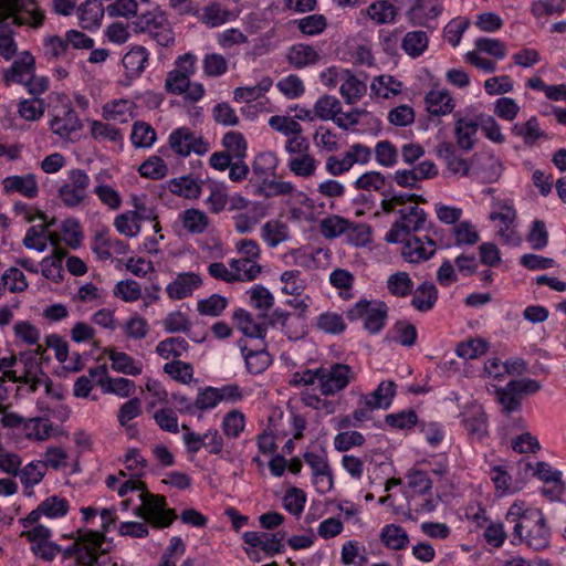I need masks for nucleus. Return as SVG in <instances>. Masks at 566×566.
<instances>
[{"mask_svg": "<svg viewBox=\"0 0 566 566\" xmlns=\"http://www.w3.org/2000/svg\"><path fill=\"white\" fill-rule=\"evenodd\" d=\"M506 522L513 523L512 543L541 551L551 545L552 530L539 507H528L524 502H514L505 514Z\"/></svg>", "mask_w": 566, "mask_h": 566, "instance_id": "f257e3e1", "label": "nucleus"}, {"mask_svg": "<svg viewBox=\"0 0 566 566\" xmlns=\"http://www.w3.org/2000/svg\"><path fill=\"white\" fill-rule=\"evenodd\" d=\"M139 497L142 504L135 507L136 515L157 527H165V525H170V523L175 522L177 514L175 510L167 507L165 495H154V493H149L145 482Z\"/></svg>", "mask_w": 566, "mask_h": 566, "instance_id": "f03ea898", "label": "nucleus"}, {"mask_svg": "<svg viewBox=\"0 0 566 566\" xmlns=\"http://www.w3.org/2000/svg\"><path fill=\"white\" fill-rule=\"evenodd\" d=\"M91 178L85 169H70L67 178L60 188L57 196L65 207H80L88 196Z\"/></svg>", "mask_w": 566, "mask_h": 566, "instance_id": "7ed1b4c3", "label": "nucleus"}, {"mask_svg": "<svg viewBox=\"0 0 566 566\" xmlns=\"http://www.w3.org/2000/svg\"><path fill=\"white\" fill-rule=\"evenodd\" d=\"M355 379V371L346 363H329L321 365V394L335 396L348 387Z\"/></svg>", "mask_w": 566, "mask_h": 566, "instance_id": "20e7f679", "label": "nucleus"}, {"mask_svg": "<svg viewBox=\"0 0 566 566\" xmlns=\"http://www.w3.org/2000/svg\"><path fill=\"white\" fill-rule=\"evenodd\" d=\"M347 315L350 319H359V317H363L364 326L369 333H379L386 324L388 306L385 302L359 300V302L349 308Z\"/></svg>", "mask_w": 566, "mask_h": 566, "instance_id": "39448f33", "label": "nucleus"}, {"mask_svg": "<svg viewBox=\"0 0 566 566\" xmlns=\"http://www.w3.org/2000/svg\"><path fill=\"white\" fill-rule=\"evenodd\" d=\"M399 212V220H396L391 229L386 233L387 242H400V240L406 242V235H408L410 231L420 230L426 223L427 213L424 210H421V208H418V206L402 208Z\"/></svg>", "mask_w": 566, "mask_h": 566, "instance_id": "423d86ee", "label": "nucleus"}, {"mask_svg": "<svg viewBox=\"0 0 566 566\" xmlns=\"http://www.w3.org/2000/svg\"><path fill=\"white\" fill-rule=\"evenodd\" d=\"M17 0H0V55L4 60H12L18 53V44L14 40L9 19L14 23L17 12Z\"/></svg>", "mask_w": 566, "mask_h": 566, "instance_id": "0eeeda50", "label": "nucleus"}, {"mask_svg": "<svg viewBox=\"0 0 566 566\" xmlns=\"http://www.w3.org/2000/svg\"><path fill=\"white\" fill-rule=\"evenodd\" d=\"M304 460L310 464L314 483L319 492H328L334 485L333 472L325 449L306 451Z\"/></svg>", "mask_w": 566, "mask_h": 566, "instance_id": "6e6552de", "label": "nucleus"}, {"mask_svg": "<svg viewBox=\"0 0 566 566\" xmlns=\"http://www.w3.org/2000/svg\"><path fill=\"white\" fill-rule=\"evenodd\" d=\"M185 431L184 441L189 452H198L205 446L212 454H219L224 447V438L221 437L219 430H207L203 434H196L187 423H182Z\"/></svg>", "mask_w": 566, "mask_h": 566, "instance_id": "1a4fd4ad", "label": "nucleus"}, {"mask_svg": "<svg viewBox=\"0 0 566 566\" xmlns=\"http://www.w3.org/2000/svg\"><path fill=\"white\" fill-rule=\"evenodd\" d=\"M285 536V531L271 533V531L264 528V531H245L242 534V539L248 545L259 546L266 555H276V553L283 551Z\"/></svg>", "mask_w": 566, "mask_h": 566, "instance_id": "9d476101", "label": "nucleus"}, {"mask_svg": "<svg viewBox=\"0 0 566 566\" xmlns=\"http://www.w3.org/2000/svg\"><path fill=\"white\" fill-rule=\"evenodd\" d=\"M169 145L182 156L196 151L197 154H205L209 149V143H206L200 136H196L189 127H177L169 136Z\"/></svg>", "mask_w": 566, "mask_h": 566, "instance_id": "9b49d317", "label": "nucleus"}, {"mask_svg": "<svg viewBox=\"0 0 566 566\" xmlns=\"http://www.w3.org/2000/svg\"><path fill=\"white\" fill-rule=\"evenodd\" d=\"M517 212L514 210L513 206L510 203H502L497 211H491L490 219L493 221H500V227L497 229V234L500 235L502 242L505 244H521V237L517 230L514 229V223L516 219Z\"/></svg>", "mask_w": 566, "mask_h": 566, "instance_id": "f8f14e48", "label": "nucleus"}, {"mask_svg": "<svg viewBox=\"0 0 566 566\" xmlns=\"http://www.w3.org/2000/svg\"><path fill=\"white\" fill-rule=\"evenodd\" d=\"M437 244L430 237H408L402 247V255L407 261L418 263V261H427L436 253Z\"/></svg>", "mask_w": 566, "mask_h": 566, "instance_id": "ddd939ff", "label": "nucleus"}, {"mask_svg": "<svg viewBox=\"0 0 566 566\" xmlns=\"http://www.w3.org/2000/svg\"><path fill=\"white\" fill-rule=\"evenodd\" d=\"M51 129L61 137H72L75 130H80L83 124L73 106H61L50 123Z\"/></svg>", "mask_w": 566, "mask_h": 566, "instance_id": "4468645a", "label": "nucleus"}, {"mask_svg": "<svg viewBox=\"0 0 566 566\" xmlns=\"http://www.w3.org/2000/svg\"><path fill=\"white\" fill-rule=\"evenodd\" d=\"M442 9V0H416L408 9L407 18L409 22L418 25H430V22L440 15Z\"/></svg>", "mask_w": 566, "mask_h": 566, "instance_id": "2eb2a0df", "label": "nucleus"}, {"mask_svg": "<svg viewBox=\"0 0 566 566\" xmlns=\"http://www.w3.org/2000/svg\"><path fill=\"white\" fill-rule=\"evenodd\" d=\"M33 64V54L25 50L21 52L19 59L6 69L2 74V80L7 85L11 83H21L29 88V78L31 76V69Z\"/></svg>", "mask_w": 566, "mask_h": 566, "instance_id": "dca6fc26", "label": "nucleus"}, {"mask_svg": "<svg viewBox=\"0 0 566 566\" xmlns=\"http://www.w3.org/2000/svg\"><path fill=\"white\" fill-rule=\"evenodd\" d=\"M202 284V276L197 272H179L171 283H168L166 293L171 298H185Z\"/></svg>", "mask_w": 566, "mask_h": 566, "instance_id": "f3484780", "label": "nucleus"}, {"mask_svg": "<svg viewBox=\"0 0 566 566\" xmlns=\"http://www.w3.org/2000/svg\"><path fill=\"white\" fill-rule=\"evenodd\" d=\"M462 422L472 438L488 436V417L482 405H469L462 413Z\"/></svg>", "mask_w": 566, "mask_h": 566, "instance_id": "a211bd4d", "label": "nucleus"}, {"mask_svg": "<svg viewBox=\"0 0 566 566\" xmlns=\"http://www.w3.org/2000/svg\"><path fill=\"white\" fill-rule=\"evenodd\" d=\"M45 20V12L40 8L36 0H17L15 25L29 23L33 28H39Z\"/></svg>", "mask_w": 566, "mask_h": 566, "instance_id": "6ab92c4d", "label": "nucleus"}, {"mask_svg": "<svg viewBox=\"0 0 566 566\" xmlns=\"http://www.w3.org/2000/svg\"><path fill=\"white\" fill-rule=\"evenodd\" d=\"M340 81L339 92L347 104H355V102H358L368 88L365 82L358 80L352 71H343L340 73Z\"/></svg>", "mask_w": 566, "mask_h": 566, "instance_id": "aec40b11", "label": "nucleus"}, {"mask_svg": "<svg viewBox=\"0 0 566 566\" xmlns=\"http://www.w3.org/2000/svg\"><path fill=\"white\" fill-rule=\"evenodd\" d=\"M437 155L442 158L451 172H460V175H468L470 172V164L468 159L457 155L455 146L452 143H440L436 147Z\"/></svg>", "mask_w": 566, "mask_h": 566, "instance_id": "412c9836", "label": "nucleus"}, {"mask_svg": "<svg viewBox=\"0 0 566 566\" xmlns=\"http://www.w3.org/2000/svg\"><path fill=\"white\" fill-rule=\"evenodd\" d=\"M479 128L480 117L476 122H473V119H463V117L458 119L454 124V136L458 146L462 149H472L476 140Z\"/></svg>", "mask_w": 566, "mask_h": 566, "instance_id": "4be33fe9", "label": "nucleus"}, {"mask_svg": "<svg viewBox=\"0 0 566 566\" xmlns=\"http://www.w3.org/2000/svg\"><path fill=\"white\" fill-rule=\"evenodd\" d=\"M2 186L6 191H20L28 198L38 196L39 186L34 174H24L23 176H7L2 180Z\"/></svg>", "mask_w": 566, "mask_h": 566, "instance_id": "5701e85b", "label": "nucleus"}, {"mask_svg": "<svg viewBox=\"0 0 566 566\" xmlns=\"http://www.w3.org/2000/svg\"><path fill=\"white\" fill-rule=\"evenodd\" d=\"M66 250L55 248L51 255H46L41 261V272L45 277L54 282H61L64 277L63 260L66 256Z\"/></svg>", "mask_w": 566, "mask_h": 566, "instance_id": "b1692460", "label": "nucleus"}, {"mask_svg": "<svg viewBox=\"0 0 566 566\" xmlns=\"http://www.w3.org/2000/svg\"><path fill=\"white\" fill-rule=\"evenodd\" d=\"M439 294L434 283L424 281L420 283L415 290L411 298V304L419 312H428L431 307H434L438 301Z\"/></svg>", "mask_w": 566, "mask_h": 566, "instance_id": "393cba45", "label": "nucleus"}, {"mask_svg": "<svg viewBox=\"0 0 566 566\" xmlns=\"http://www.w3.org/2000/svg\"><path fill=\"white\" fill-rule=\"evenodd\" d=\"M149 59V52L144 45H135L122 59V63L126 69L128 76H139Z\"/></svg>", "mask_w": 566, "mask_h": 566, "instance_id": "a878e982", "label": "nucleus"}, {"mask_svg": "<svg viewBox=\"0 0 566 566\" xmlns=\"http://www.w3.org/2000/svg\"><path fill=\"white\" fill-rule=\"evenodd\" d=\"M77 15L83 28H95L103 20L105 9L101 0H86L77 8Z\"/></svg>", "mask_w": 566, "mask_h": 566, "instance_id": "bb28decb", "label": "nucleus"}, {"mask_svg": "<svg viewBox=\"0 0 566 566\" xmlns=\"http://www.w3.org/2000/svg\"><path fill=\"white\" fill-rule=\"evenodd\" d=\"M319 54L314 45L310 44H294L286 53V59L290 64L295 67H304V65L316 64L319 60Z\"/></svg>", "mask_w": 566, "mask_h": 566, "instance_id": "cd10ccee", "label": "nucleus"}, {"mask_svg": "<svg viewBox=\"0 0 566 566\" xmlns=\"http://www.w3.org/2000/svg\"><path fill=\"white\" fill-rule=\"evenodd\" d=\"M295 319L294 314L286 313L282 308H275L268 317V323L271 326H279L289 338H301L303 337V329L296 328Z\"/></svg>", "mask_w": 566, "mask_h": 566, "instance_id": "c85d7f7f", "label": "nucleus"}, {"mask_svg": "<svg viewBox=\"0 0 566 566\" xmlns=\"http://www.w3.org/2000/svg\"><path fill=\"white\" fill-rule=\"evenodd\" d=\"M229 265L233 270L234 282L235 280H242L243 282L254 280L262 272V266L254 262V260H249L244 253H242L241 258H232L229 261Z\"/></svg>", "mask_w": 566, "mask_h": 566, "instance_id": "c756f323", "label": "nucleus"}, {"mask_svg": "<svg viewBox=\"0 0 566 566\" xmlns=\"http://www.w3.org/2000/svg\"><path fill=\"white\" fill-rule=\"evenodd\" d=\"M342 112V103L336 96L324 94L319 96L314 104V114L323 120H334L337 123L338 114Z\"/></svg>", "mask_w": 566, "mask_h": 566, "instance_id": "7c9ffc66", "label": "nucleus"}, {"mask_svg": "<svg viewBox=\"0 0 566 566\" xmlns=\"http://www.w3.org/2000/svg\"><path fill=\"white\" fill-rule=\"evenodd\" d=\"M429 45L427 31H408L402 40L401 48L411 57H419Z\"/></svg>", "mask_w": 566, "mask_h": 566, "instance_id": "2f4dec72", "label": "nucleus"}, {"mask_svg": "<svg viewBox=\"0 0 566 566\" xmlns=\"http://www.w3.org/2000/svg\"><path fill=\"white\" fill-rule=\"evenodd\" d=\"M396 392V384L389 379L388 381H380L376 389L368 395L367 403L374 408H388L390 406Z\"/></svg>", "mask_w": 566, "mask_h": 566, "instance_id": "473e14b6", "label": "nucleus"}, {"mask_svg": "<svg viewBox=\"0 0 566 566\" xmlns=\"http://www.w3.org/2000/svg\"><path fill=\"white\" fill-rule=\"evenodd\" d=\"M512 133L522 137L527 146H534L539 137H548L537 117H530L524 124H514Z\"/></svg>", "mask_w": 566, "mask_h": 566, "instance_id": "72a5a7b5", "label": "nucleus"}, {"mask_svg": "<svg viewBox=\"0 0 566 566\" xmlns=\"http://www.w3.org/2000/svg\"><path fill=\"white\" fill-rule=\"evenodd\" d=\"M386 287L391 293V295L407 296L412 293L415 283L409 272L398 271L392 272V274L387 277Z\"/></svg>", "mask_w": 566, "mask_h": 566, "instance_id": "f704fd0d", "label": "nucleus"}, {"mask_svg": "<svg viewBox=\"0 0 566 566\" xmlns=\"http://www.w3.org/2000/svg\"><path fill=\"white\" fill-rule=\"evenodd\" d=\"M427 109L430 114H447L453 109L452 96L446 90H431L426 95Z\"/></svg>", "mask_w": 566, "mask_h": 566, "instance_id": "c9c22d12", "label": "nucleus"}, {"mask_svg": "<svg viewBox=\"0 0 566 566\" xmlns=\"http://www.w3.org/2000/svg\"><path fill=\"white\" fill-rule=\"evenodd\" d=\"M108 356L112 360V368L117 373H124L125 375H140L143 373L142 363H136L135 358L127 355V353H117V350L111 348Z\"/></svg>", "mask_w": 566, "mask_h": 566, "instance_id": "e433bc0d", "label": "nucleus"}, {"mask_svg": "<svg viewBox=\"0 0 566 566\" xmlns=\"http://www.w3.org/2000/svg\"><path fill=\"white\" fill-rule=\"evenodd\" d=\"M222 145L227 147L230 156L229 169H231L232 163L235 158H245L248 143L241 132H227V134L223 135Z\"/></svg>", "mask_w": 566, "mask_h": 566, "instance_id": "4c0bfd02", "label": "nucleus"}, {"mask_svg": "<svg viewBox=\"0 0 566 566\" xmlns=\"http://www.w3.org/2000/svg\"><path fill=\"white\" fill-rule=\"evenodd\" d=\"M380 539L390 548H405L409 543V535L399 524H386L380 531Z\"/></svg>", "mask_w": 566, "mask_h": 566, "instance_id": "58836bf2", "label": "nucleus"}, {"mask_svg": "<svg viewBox=\"0 0 566 566\" xmlns=\"http://www.w3.org/2000/svg\"><path fill=\"white\" fill-rule=\"evenodd\" d=\"M87 531L90 532L91 528H87ZM90 533L94 534L92 545L84 547L83 553L78 557V565L95 566L102 553H107L108 551L106 547H103L105 537H103L102 533H98V531H91Z\"/></svg>", "mask_w": 566, "mask_h": 566, "instance_id": "ea45409f", "label": "nucleus"}, {"mask_svg": "<svg viewBox=\"0 0 566 566\" xmlns=\"http://www.w3.org/2000/svg\"><path fill=\"white\" fill-rule=\"evenodd\" d=\"M495 395L504 412H514V410L521 408V397L517 396V379H511L504 388H497Z\"/></svg>", "mask_w": 566, "mask_h": 566, "instance_id": "a19ab883", "label": "nucleus"}, {"mask_svg": "<svg viewBox=\"0 0 566 566\" xmlns=\"http://www.w3.org/2000/svg\"><path fill=\"white\" fill-rule=\"evenodd\" d=\"M234 319L237 321L238 327L244 335H248L249 337H265L266 327L261 325V323H255L252 314L248 313V311L239 308V311L234 312Z\"/></svg>", "mask_w": 566, "mask_h": 566, "instance_id": "79ce46f5", "label": "nucleus"}, {"mask_svg": "<svg viewBox=\"0 0 566 566\" xmlns=\"http://www.w3.org/2000/svg\"><path fill=\"white\" fill-rule=\"evenodd\" d=\"M133 103L130 101H112L103 106V116L107 120H118L119 123H127L132 118Z\"/></svg>", "mask_w": 566, "mask_h": 566, "instance_id": "37998d69", "label": "nucleus"}, {"mask_svg": "<svg viewBox=\"0 0 566 566\" xmlns=\"http://www.w3.org/2000/svg\"><path fill=\"white\" fill-rule=\"evenodd\" d=\"M168 186L171 191L175 193H181V196H186V198H198L202 190L200 182H198L196 178H191V176L172 178Z\"/></svg>", "mask_w": 566, "mask_h": 566, "instance_id": "c03bdc74", "label": "nucleus"}, {"mask_svg": "<svg viewBox=\"0 0 566 566\" xmlns=\"http://www.w3.org/2000/svg\"><path fill=\"white\" fill-rule=\"evenodd\" d=\"M273 85L271 77H263L254 86L235 87L234 99L237 102H254L258 97H261L263 93H266Z\"/></svg>", "mask_w": 566, "mask_h": 566, "instance_id": "a18cd8bd", "label": "nucleus"}, {"mask_svg": "<svg viewBox=\"0 0 566 566\" xmlns=\"http://www.w3.org/2000/svg\"><path fill=\"white\" fill-rule=\"evenodd\" d=\"M262 238L270 247H276V244L289 238V229L280 220H269L262 227Z\"/></svg>", "mask_w": 566, "mask_h": 566, "instance_id": "49530a36", "label": "nucleus"}, {"mask_svg": "<svg viewBox=\"0 0 566 566\" xmlns=\"http://www.w3.org/2000/svg\"><path fill=\"white\" fill-rule=\"evenodd\" d=\"M242 354L245 358V365L249 373L253 375H259V373H263L265 368H269L272 356L266 353V350H247V348H242Z\"/></svg>", "mask_w": 566, "mask_h": 566, "instance_id": "de8ad7c7", "label": "nucleus"}, {"mask_svg": "<svg viewBox=\"0 0 566 566\" xmlns=\"http://www.w3.org/2000/svg\"><path fill=\"white\" fill-rule=\"evenodd\" d=\"M289 168L295 172V175L310 177V175H314L317 168V161L313 155H310L307 150H304V153H300L297 157L290 158Z\"/></svg>", "mask_w": 566, "mask_h": 566, "instance_id": "09e8293b", "label": "nucleus"}, {"mask_svg": "<svg viewBox=\"0 0 566 566\" xmlns=\"http://www.w3.org/2000/svg\"><path fill=\"white\" fill-rule=\"evenodd\" d=\"M181 221L184 228L188 231H192V233H200V231L207 230L209 226V218L206 211L195 210V208L184 211Z\"/></svg>", "mask_w": 566, "mask_h": 566, "instance_id": "8fccbe9b", "label": "nucleus"}, {"mask_svg": "<svg viewBox=\"0 0 566 566\" xmlns=\"http://www.w3.org/2000/svg\"><path fill=\"white\" fill-rule=\"evenodd\" d=\"M367 13L371 20H375V22H394L397 14V8L394 3L388 2V0H381L380 2L370 3L367 8Z\"/></svg>", "mask_w": 566, "mask_h": 566, "instance_id": "3c124183", "label": "nucleus"}, {"mask_svg": "<svg viewBox=\"0 0 566 566\" xmlns=\"http://www.w3.org/2000/svg\"><path fill=\"white\" fill-rule=\"evenodd\" d=\"M69 51L67 31L64 38L61 35H49L43 40V53L48 60L63 57Z\"/></svg>", "mask_w": 566, "mask_h": 566, "instance_id": "603ef678", "label": "nucleus"}, {"mask_svg": "<svg viewBox=\"0 0 566 566\" xmlns=\"http://www.w3.org/2000/svg\"><path fill=\"white\" fill-rule=\"evenodd\" d=\"M245 418L239 409L226 413L222 420V431L228 438H239L245 427Z\"/></svg>", "mask_w": 566, "mask_h": 566, "instance_id": "864d4df0", "label": "nucleus"}, {"mask_svg": "<svg viewBox=\"0 0 566 566\" xmlns=\"http://www.w3.org/2000/svg\"><path fill=\"white\" fill-rule=\"evenodd\" d=\"M455 244H476L480 240V232L472 222L458 220L455 227L452 228Z\"/></svg>", "mask_w": 566, "mask_h": 566, "instance_id": "5fc2aeb1", "label": "nucleus"}, {"mask_svg": "<svg viewBox=\"0 0 566 566\" xmlns=\"http://www.w3.org/2000/svg\"><path fill=\"white\" fill-rule=\"evenodd\" d=\"M156 137V132L153 126H149V124H145V122H135L133 126V132L130 134V140L134 146H153Z\"/></svg>", "mask_w": 566, "mask_h": 566, "instance_id": "6e6d98bb", "label": "nucleus"}, {"mask_svg": "<svg viewBox=\"0 0 566 566\" xmlns=\"http://www.w3.org/2000/svg\"><path fill=\"white\" fill-rule=\"evenodd\" d=\"M349 220L343 216H328L319 222V230L325 238H336L340 233H347Z\"/></svg>", "mask_w": 566, "mask_h": 566, "instance_id": "4d7b16f0", "label": "nucleus"}, {"mask_svg": "<svg viewBox=\"0 0 566 566\" xmlns=\"http://www.w3.org/2000/svg\"><path fill=\"white\" fill-rule=\"evenodd\" d=\"M20 359H22L24 364V371L22 376H17L15 371H10V374H8V377L11 380H19L20 382H30L32 375H34V373H39L40 369V363L39 358H36L35 355V348L34 350H29L28 353H21Z\"/></svg>", "mask_w": 566, "mask_h": 566, "instance_id": "13d9d810", "label": "nucleus"}, {"mask_svg": "<svg viewBox=\"0 0 566 566\" xmlns=\"http://www.w3.org/2000/svg\"><path fill=\"white\" fill-rule=\"evenodd\" d=\"M230 15V10H226V8H222L221 3L214 2L209 3V6L202 9L199 19L208 25H220V23L227 22Z\"/></svg>", "mask_w": 566, "mask_h": 566, "instance_id": "bf43d9fd", "label": "nucleus"}, {"mask_svg": "<svg viewBox=\"0 0 566 566\" xmlns=\"http://www.w3.org/2000/svg\"><path fill=\"white\" fill-rule=\"evenodd\" d=\"M527 241L533 249H545L549 241V232L544 220H534L526 234Z\"/></svg>", "mask_w": 566, "mask_h": 566, "instance_id": "052dcab7", "label": "nucleus"}, {"mask_svg": "<svg viewBox=\"0 0 566 566\" xmlns=\"http://www.w3.org/2000/svg\"><path fill=\"white\" fill-rule=\"evenodd\" d=\"M354 281L355 276L353 272L346 271V269H335V271H332L329 274L331 284L338 289L339 295L345 296L346 298L352 296L350 289Z\"/></svg>", "mask_w": 566, "mask_h": 566, "instance_id": "680f3d73", "label": "nucleus"}, {"mask_svg": "<svg viewBox=\"0 0 566 566\" xmlns=\"http://www.w3.org/2000/svg\"><path fill=\"white\" fill-rule=\"evenodd\" d=\"M228 304L227 297L220 294H212L209 297L199 300L197 303V310L200 314L206 315H220L224 312Z\"/></svg>", "mask_w": 566, "mask_h": 566, "instance_id": "e2e57ef3", "label": "nucleus"}, {"mask_svg": "<svg viewBox=\"0 0 566 566\" xmlns=\"http://www.w3.org/2000/svg\"><path fill=\"white\" fill-rule=\"evenodd\" d=\"M375 158L382 167H394L398 159V150L390 140H379L375 146Z\"/></svg>", "mask_w": 566, "mask_h": 566, "instance_id": "0e129e2a", "label": "nucleus"}, {"mask_svg": "<svg viewBox=\"0 0 566 566\" xmlns=\"http://www.w3.org/2000/svg\"><path fill=\"white\" fill-rule=\"evenodd\" d=\"M45 472V461H31L20 471V480L24 485H34V483L43 480Z\"/></svg>", "mask_w": 566, "mask_h": 566, "instance_id": "69168bd1", "label": "nucleus"}, {"mask_svg": "<svg viewBox=\"0 0 566 566\" xmlns=\"http://www.w3.org/2000/svg\"><path fill=\"white\" fill-rule=\"evenodd\" d=\"M401 88V82L395 80L392 75H380L371 83V91L381 97H390L391 93H399Z\"/></svg>", "mask_w": 566, "mask_h": 566, "instance_id": "338daca9", "label": "nucleus"}, {"mask_svg": "<svg viewBox=\"0 0 566 566\" xmlns=\"http://www.w3.org/2000/svg\"><path fill=\"white\" fill-rule=\"evenodd\" d=\"M203 72L207 76H221L229 67V63L222 54H206L202 60Z\"/></svg>", "mask_w": 566, "mask_h": 566, "instance_id": "774afa93", "label": "nucleus"}]
</instances>
